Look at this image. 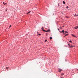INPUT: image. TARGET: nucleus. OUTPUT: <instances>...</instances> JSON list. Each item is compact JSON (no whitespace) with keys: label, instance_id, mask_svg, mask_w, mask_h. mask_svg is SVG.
<instances>
[{"label":"nucleus","instance_id":"obj_1","mask_svg":"<svg viewBox=\"0 0 78 78\" xmlns=\"http://www.w3.org/2000/svg\"><path fill=\"white\" fill-rule=\"evenodd\" d=\"M62 69H61L60 68H58V71L59 72H61L62 71Z\"/></svg>","mask_w":78,"mask_h":78},{"label":"nucleus","instance_id":"obj_2","mask_svg":"<svg viewBox=\"0 0 78 78\" xmlns=\"http://www.w3.org/2000/svg\"><path fill=\"white\" fill-rule=\"evenodd\" d=\"M78 28V26H76L75 27H74L73 28H75V29H77Z\"/></svg>","mask_w":78,"mask_h":78},{"label":"nucleus","instance_id":"obj_3","mask_svg":"<svg viewBox=\"0 0 78 78\" xmlns=\"http://www.w3.org/2000/svg\"><path fill=\"white\" fill-rule=\"evenodd\" d=\"M50 32V30H48L46 31V32Z\"/></svg>","mask_w":78,"mask_h":78},{"label":"nucleus","instance_id":"obj_4","mask_svg":"<svg viewBox=\"0 0 78 78\" xmlns=\"http://www.w3.org/2000/svg\"><path fill=\"white\" fill-rule=\"evenodd\" d=\"M74 16L76 17H77L78 16V15H77L76 14H75Z\"/></svg>","mask_w":78,"mask_h":78},{"label":"nucleus","instance_id":"obj_5","mask_svg":"<svg viewBox=\"0 0 78 78\" xmlns=\"http://www.w3.org/2000/svg\"><path fill=\"white\" fill-rule=\"evenodd\" d=\"M69 47H70V48H73V47H72V46H70V45H69Z\"/></svg>","mask_w":78,"mask_h":78},{"label":"nucleus","instance_id":"obj_6","mask_svg":"<svg viewBox=\"0 0 78 78\" xmlns=\"http://www.w3.org/2000/svg\"><path fill=\"white\" fill-rule=\"evenodd\" d=\"M31 12V11H29L27 12V14H29V13H30Z\"/></svg>","mask_w":78,"mask_h":78},{"label":"nucleus","instance_id":"obj_7","mask_svg":"<svg viewBox=\"0 0 78 78\" xmlns=\"http://www.w3.org/2000/svg\"><path fill=\"white\" fill-rule=\"evenodd\" d=\"M63 4H64V5H65V2L63 1Z\"/></svg>","mask_w":78,"mask_h":78},{"label":"nucleus","instance_id":"obj_8","mask_svg":"<svg viewBox=\"0 0 78 78\" xmlns=\"http://www.w3.org/2000/svg\"><path fill=\"white\" fill-rule=\"evenodd\" d=\"M62 31V32L63 33H64V30H63Z\"/></svg>","mask_w":78,"mask_h":78},{"label":"nucleus","instance_id":"obj_9","mask_svg":"<svg viewBox=\"0 0 78 78\" xmlns=\"http://www.w3.org/2000/svg\"><path fill=\"white\" fill-rule=\"evenodd\" d=\"M50 39L51 40V39H52V37H50Z\"/></svg>","mask_w":78,"mask_h":78},{"label":"nucleus","instance_id":"obj_10","mask_svg":"<svg viewBox=\"0 0 78 78\" xmlns=\"http://www.w3.org/2000/svg\"><path fill=\"white\" fill-rule=\"evenodd\" d=\"M42 30L43 31L44 30V27H42L41 28Z\"/></svg>","mask_w":78,"mask_h":78},{"label":"nucleus","instance_id":"obj_11","mask_svg":"<svg viewBox=\"0 0 78 78\" xmlns=\"http://www.w3.org/2000/svg\"><path fill=\"white\" fill-rule=\"evenodd\" d=\"M72 36H73V37H75V35H74L72 34Z\"/></svg>","mask_w":78,"mask_h":78},{"label":"nucleus","instance_id":"obj_12","mask_svg":"<svg viewBox=\"0 0 78 78\" xmlns=\"http://www.w3.org/2000/svg\"><path fill=\"white\" fill-rule=\"evenodd\" d=\"M43 31H45V32H47V31L44 30H43Z\"/></svg>","mask_w":78,"mask_h":78},{"label":"nucleus","instance_id":"obj_13","mask_svg":"<svg viewBox=\"0 0 78 78\" xmlns=\"http://www.w3.org/2000/svg\"><path fill=\"white\" fill-rule=\"evenodd\" d=\"M66 18H69V17L67 16H66Z\"/></svg>","mask_w":78,"mask_h":78},{"label":"nucleus","instance_id":"obj_14","mask_svg":"<svg viewBox=\"0 0 78 78\" xmlns=\"http://www.w3.org/2000/svg\"><path fill=\"white\" fill-rule=\"evenodd\" d=\"M68 35V34H66V35L64 36V37H65V36H67Z\"/></svg>","mask_w":78,"mask_h":78},{"label":"nucleus","instance_id":"obj_15","mask_svg":"<svg viewBox=\"0 0 78 78\" xmlns=\"http://www.w3.org/2000/svg\"><path fill=\"white\" fill-rule=\"evenodd\" d=\"M69 42H72V41H69Z\"/></svg>","mask_w":78,"mask_h":78},{"label":"nucleus","instance_id":"obj_16","mask_svg":"<svg viewBox=\"0 0 78 78\" xmlns=\"http://www.w3.org/2000/svg\"><path fill=\"white\" fill-rule=\"evenodd\" d=\"M11 27V25H10V26L9 27V28H10V27Z\"/></svg>","mask_w":78,"mask_h":78},{"label":"nucleus","instance_id":"obj_17","mask_svg":"<svg viewBox=\"0 0 78 78\" xmlns=\"http://www.w3.org/2000/svg\"><path fill=\"white\" fill-rule=\"evenodd\" d=\"M72 46L73 47V48L74 47H75V45Z\"/></svg>","mask_w":78,"mask_h":78},{"label":"nucleus","instance_id":"obj_18","mask_svg":"<svg viewBox=\"0 0 78 78\" xmlns=\"http://www.w3.org/2000/svg\"><path fill=\"white\" fill-rule=\"evenodd\" d=\"M60 33H62V31H59Z\"/></svg>","mask_w":78,"mask_h":78},{"label":"nucleus","instance_id":"obj_19","mask_svg":"<svg viewBox=\"0 0 78 78\" xmlns=\"http://www.w3.org/2000/svg\"><path fill=\"white\" fill-rule=\"evenodd\" d=\"M61 75H64V74L62 73V74H61Z\"/></svg>","mask_w":78,"mask_h":78},{"label":"nucleus","instance_id":"obj_20","mask_svg":"<svg viewBox=\"0 0 78 78\" xmlns=\"http://www.w3.org/2000/svg\"><path fill=\"white\" fill-rule=\"evenodd\" d=\"M66 8L68 9V8H69V7H68V6H67V7H66Z\"/></svg>","mask_w":78,"mask_h":78},{"label":"nucleus","instance_id":"obj_21","mask_svg":"<svg viewBox=\"0 0 78 78\" xmlns=\"http://www.w3.org/2000/svg\"><path fill=\"white\" fill-rule=\"evenodd\" d=\"M47 40L45 41V42H47Z\"/></svg>","mask_w":78,"mask_h":78},{"label":"nucleus","instance_id":"obj_22","mask_svg":"<svg viewBox=\"0 0 78 78\" xmlns=\"http://www.w3.org/2000/svg\"><path fill=\"white\" fill-rule=\"evenodd\" d=\"M3 4H4V5H5V4H6L5 3L3 2Z\"/></svg>","mask_w":78,"mask_h":78},{"label":"nucleus","instance_id":"obj_23","mask_svg":"<svg viewBox=\"0 0 78 78\" xmlns=\"http://www.w3.org/2000/svg\"><path fill=\"white\" fill-rule=\"evenodd\" d=\"M38 35H39V36H40V35H41V34H38Z\"/></svg>","mask_w":78,"mask_h":78},{"label":"nucleus","instance_id":"obj_24","mask_svg":"<svg viewBox=\"0 0 78 78\" xmlns=\"http://www.w3.org/2000/svg\"><path fill=\"white\" fill-rule=\"evenodd\" d=\"M58 30H59V29H58Z\"/></svg>","mask_w":78,"mask_h":78},{"label":"nucleus","instance_id":"obj_25","mask_svg":"<svg viewBox=\"0 0 78 78\" xmlns=\"http://www.w3.org/2000/svg\"><path fill=\"white\" fill-rule=\"evenodd\" d=\"M66 33H67V32L66 31Z\"/></svg>","mask_w":78,"mask_h":78},{"label":"nucleus","instance_id":"obj_26","mask_svg":"<svg viewBox=\"0 0 78 78\" xmlns=\"http://www.w3.org/2000/svg\"><path fill=\"white\" fill-rule=\"evenodd\" d=\"M6 69H8V68L6 67Z\"/></svg>","mask_w":78,"mask_h":78},{"label":"nucleus","instance_id":"obj_27","mask_svg":"<svg viewBox=\"0 0 78 78\" xmlns=\"http://www.w3.org/2000/svg\"><path fill=\"white\" fill-rule=\"evenodd\" d=\"M60 28V29H61L62 28L61 27Z\"/></svg>","mask_w":78,"mask_h":78},{"label":"nucleus","instance_id":"obj_28","mask_svg":"<svg viewBox=\"0 0 78 78\" xmlns=\"http://www.w3.org/2000/svg\"><path fill=\"white\" fill-rule=\"evenodd\" d=\"M77 70H78V69H77Z\"/></svg>","mask_w":78,"mask_h":78},{"label":"nucleus","instance_id":"obj_29","mask_svg":"<svg viewBox=\"0 0 78 78\" xmlns=\"http://www.w3.org/2000/svg\"><path fill=\"white\" fill-rule=\"evenodd\" d=\"M6 11H7V10H6V11H6Z\"/></svg>","mask_w":78,"mask_h":78},{"label":"nucleus","instance_id":"obj_30","mask_svg":"<svg viewBox=\"0 0 78 78\" xmlns=\"http://www.w3.org/2000/svg\"><path fill=\"white\" fill-rule=\"evenodd\" d=\"M61 78H63L62 77Z\"/></svg>","mask_w":78,"mask_h":78},{"label":"nucleus","instance_id":"obj_31","mask_svg":"<svg viewBox=\"0 0 78 78\" xmlns=\"http://www.w3.org/2000/svg\"><path fill=\"white\" fill-rule=\"evenodd\" d=\"M37 33H38V32H37Z\"/></svg>","mask_w":78,"mask_h":78}]
</instances>
